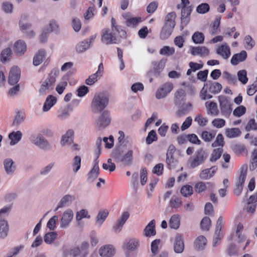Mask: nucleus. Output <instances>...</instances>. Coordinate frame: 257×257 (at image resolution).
<instances>
[{"instance_id":"nucleus-24","label":"nucleus","mask_w":257,"mask_h":257,"mask_svg":"<svg viewBox=\"0 0 257 257\" xmlns=\"http://www.w3.org/2000/svg\"><path fill=\"white\" fill-rule=\"evenodd\" d=\"M5 171L7 174L12 175L15 171L16 167L11 158H7L4 160Z\"/></svg>"},{"instance_id":"nucleus-64","label":"nucleus","mask_w":257,"mask_h":257,"mask_svg":"<svg viewBox=\"0 0 257 257\" xmlns=\"http://www.w3.org/2000/svg\"><path fill=\"white\" fill-rule=\"evenodd\" d=\"M246 112V108L243 106L240 105L237 107L233 111V114L237 117H240L244 114Z\"/></svg>"},{"instance_id":"nucleus-18","label":"nucleus","mask_w":257,"mask_h":257,"mask_svg":"<svg viewBox=\"0 0 257 257\" xmlns=\"http://www.w3.org/2000/svg\"><path fill=\"white\" fill-rule=\"evenodd\" d=\"M75 199V197L73 195L67 194L64 196L58 203L57 206L55 209V211H57L59 208L68 206Z\"/></svg>"},{"instance_id":"nucleus-8","label":"nucleus","mask_w":257,"mask_h":257,"mask_svg":"<svg viewBox=\"0 0 257 257\" xmlns=\"http://www.w3.org/2000/svg\"><path fill=\"white\" fill-rule=\"evenodd\" d=\"M247 167L246 165L243 166L240 171V175L237 181L235 183V188L234 189V193L239 196L243 189L244 183L245 182L247 174Z\"/></svg>"},{"instance_id":"nucleus-60","label":"nucleus","mask_w":257,"mask_h":257,"mask_svg":"<svg viewBox=\"0 0 257 257\" xmlns=\"http://www.w3.org/2000/svg\"><path fill=\"white\" fill-rule=\"evenodd\" d=\"M176 18V14L175 12L169 13L166 17V24L175 26V19Z\"/></svg>"},{"instance_id":"nucleus-29","label":"nucleus","mask_w":257,"mask_h":257,"mask_svg":"<svg viewBox=\"0 0 257 257\" xmlns=\"http://www.w3.org/2000/svg\"><path fill=\"white\" fill-rule=\"evenodd\" d=\"M27 49V46L24 41L18 40L14 46V50L18 55H22L24 54Z\"/></svg>"},{"instance_id":"nucleus-61","label":"nucleus","mask_w":257,"mask_h":257,"mask_svg":"<svg viewBox=\"0 0 257 257\" xmlns=\"http://www.w3.org/2000/svg\"><path fill=\"white\" fill-rule=\"evenodd\" d=\"M157 140V137L156 132L154 130H152L148 134V136L146 138V143L148 145L151 144L154 141Z\"/></svg>"},{"instance_id":"nucleus-57","label":"nucleus","mask_w":257,"mask_h":257,"mask_svg":"<svg viewBox=\"0 0 257 257\" xmlns=\"http://www.w3.org/2000/svg\"><path fill=\"white\" fill-rule=\"evenodd\" d=\"M25 117V116L24 113L19 112L15 117L13 125L15 126L19 125L24 120Z\"/></svg>"},{"instance_id":"nucleus-50","label":"nucleus","mask_w":257,"mask_h":257,"mask_svg":"<svg viewBox=\"0 0 257 257\" xmlns=\"http://www.w3.org/2000/svg\"><path fill=\"white\" fill-rule=\"evenodd\" d=\"M57 234L56 232H50L47 233L44 237V241L47 244H51L56 238Z\"/></svg>"},{"instance_id":"nucleus-51","label":"nucleus","mask_w":257,"mask_h":257,"mask_svg":"<svg viewBox=\"0 0 257 257\" xmlns=\"http://www.w3.org/2000/svg\"><path fill=\"white\" fill-rule=\"evenodd\" d=\"M222 77L227 80L228 82L230 84H234L236 82V76L234 75L230 74L227 71L223 72Z\"/></svg>"},{"instance_id":"nucleus-43","label":"nucleus","mask_w":257,"mask_h":257,"mask_svg":"<svg viewBox=\"0 0 257 257\" xmlns=\"http://www.w3.org/2000/svg\"><path fill=\"white\" fill-rule=\"evenodd\" d=\"M192 39L195 44H202L204 41V35L201 32H196L192 35Z\"/></svg>"},{"instance_id":"nucleus-33","label":"nucleus","mask_w":257,"mask_h":257,"mask_svg":"<svg viewBox=\"0 0 257 257\" xmlns=\"http://www.w3.org/2000/svg\"><path fill=\"white\" fill-rule=\"evenodd\" d=\"M205 105L208 114H210L213 116L218 115L219 110L218 109L216 103L213 101H211L208 103V102H206Z\"/></svg>"},{"instance_id":"nucleus-14","label":"nucleus","mask_w":257,"mask_h":257,"mask_svg":"<svg viewBox=\"0 0 257 257\" xmlns=\"http://www.w3.org/2000/svg\"><path fill=\"white\" fill-rule=\"evenodd\" d=\"M21 75L20 69L17 66L13 67L9 73V83L11 85H15L19 81Z\"/></svg>"},{"instance_id":"nucleus-55","label":"nucleus","mask_w":257,"mask_h":257,"mask_svg":"<svg viewBox=\"0 0 257 257\" xmlns=\"http://www.w3.org/2000/svg\"><path fill=\"white\" fill-rule=\"evenodd\" d=\"M237 77L239 81L242 84H245L248 81L247 72L245 70H240L237 72Z\"/></svg>"},{"instance_id":"nucleus-4","label":"nucleus","mask_w":257,"mask_h":257,"mask_svg":"<svg viewBox=\"0 0 257 257\" xmlns=\"http://www.w3.org/2000/svg\"><path fill=\"white\" fill-rule=\"evenodd\" d=\"M59 71L57 69H53L48 77L42 83L39 92L41 95H44L47 93L49 89L53 88L57 76L59 75Z\"/></svg>"},{"instance_id":"nucleus-1","label":"nucleus","mask_w":257,"mask_h":257,"mask_svg":"<svg viewBox=\"0 0 257 257\" xmlns=\"http://www.w3.org/2000/svg\"><path fill=\"white\" fill-rule=\"evenodd\" d=\"M109 97L105 92L96 93L91 102V107L93 112L98 113L103 110L107 105Z\"/></svg>"},{"instance_id":"nucleus-42","label":"nucleus","mask_w":257,"mask_h":257,"mask_svg":"<svg viewBox=\"0 0 257 257\" xmlns=\"http://www.w3.org/2000/svg\"><path fill=\"white\" fill-rule=\"evenodd\" d=\"M90 47V44L88 41H84L78 43L76 46V50L78 53H82Z\"/></svg>"},{"instance_id":"nucleus-15","label":"nucleus","mask_w":257,"mask_h":257,"mask_svg":"<svg viewBox=\"0 0 257 257\" xmlns=\"http://www.w3.org/2000/svg\"><path fill=\"white\" fill-rule=\"evenodd\" d=\"M139 246V241L136 239H131L125 242L123 245V248L125 251L126 257H130V253L136 249Z\"/></svg>"},{"instance_id":"nucleus-28","label":"nucleus","mask_w":257,"mask_h":257,"mask_svg":"<svg viewBox=\"0 0 257 257\" xmlns=\"http://www.w3.org/2000/svg\"><path fill=\"white\" fill-rule=\"evenodd\" d=\"M247 57V53L245 51L242 50L240 53L233 55L230 62L233 65H236L240 62L244 61Z\"/></svg>"},{"instance_id":"nucleus-11","label":"nucleus","mask_w":257,"mask_h":257,"mask_svg":"<svg viewBox=\"0 0 257 257\" xmlns=\"http://www.w3.org/2000/svg\"><path fill=\"white\" fill-rule=\"evenodd\" d=\"M218 100L221 113L225 116L229 115L231 112V108L228 99L224 95H221L219 96Z\"/></svg>"},{"instance_id":"nucleus-7","label":"nucleus","mask_w":257,"mask_h":257,"mask_svg":"<svg viewBox=\"0 0 257 257\" xmlns=\"http://www.w3.org/2000/svg\"><path fill=\"white\" fill-rule=\"evenodd\" d=\"M111 121L109 112L104 110L96 119L95 126L98 131H101L108 126Z\"/></svg>"},{"instance_id":"nucleus-46","label":"nucleus","mask_w":257,"mask_h":257,"mask_svg":"<svg viewBox=\"0 0 257 257\" xmlns=\"http://www.w3.org/2000/svg\"><path fill=\"white\" fill-rule=\"evenodd\" d=\"M189 66L190 68L187 70L186 73V74L188 76L190 75L192 72H195L197 70L201 69L203 66V64L190 62L189 63Z\"/></svg>"},{"instance_id":"nucleus-49","label":"nucleus","mask_w":257,"mask_h":257,"mask_svg":"<svg viewBox=\"0 0 257 257\" xmlns=\"http://www.w3.org/2000/svg\"><path fill=\"white\" fill-rule=\"evenodd\" d=\"M220 17H217L216 18L215 21L213 22V25L210 30V33L212 35L217 34L220 31L219 27L220 23Z\"/></svg>"},{"instance_id":"nucleus-36","label":"nucleus","mask_w":257,"mask_h":257,"mask_svg":"<svg viewBox=\"0 0 257 257\" xmlns=\"http://www.w3.org/2000/svg\"><path fill=\"white\" fill-rule=\"evenodd\" d=\"M57 99L52 95H50L47 98L43 108L44 111H48L56 102Z\"/></svg>"},{"instance_id":"nucleus-3","label":"nucleus","mask_w":257,"mask_h":257,"mask_svg":"<svg viewBox=\"0 0 257 257\" xmlns=\"http://www.w3.org/2000/svg\"><path fill=\"white\" fill-rule=\"evenodd\" d=\"M133 151L128 150L125 154L120 148H117L113 150L112 157L117 163H121L124 166H130L133 162Z\"/></svg>"},{"instance_id":"nucleus-47","label":"nucleus","mask_w":257,"mask_h":257,"mask_svg":"<svg viewBox=\"0 0 257 257\" xmlns=\"http://www.w3.org/2000/svg\"><path fill=\"white\" fill-rule=\"evenodd\" d=\"M185 92L183 89L178 90L175 94V101L176 104H180L184 99Z\"/></svg>"},{"instance_id":"nucleus-53","label":"nucleus","mask_w":257,"mask_h":257,"mask_svg":"<svg viewBox=\"0 0 257 257\" xmlns=\"http://www.w3.org/2000/svg\"><path fill=\"white\" fill-rule=\"evenodd\" d=\"M211 224V220L208 217H204L200 223L201 228L203 230L208 231Z\"/></svg>"},{"instance_id":"nucleus-20","label":"nucleus","mask_w":257,"mask_h":257,"mask_svg":"<svg viewBox=\"0 0 257 257\" xmlns=\"http://www.w3.org/2000/svg\"><path fill=\"white\" fill-rule=\"evenodd\" d=\"M176 151L175 146L171 145L169 146L166 154V162L169 168L174 166L175 159L174 158V154Z\"/></svg>"},{"instance_id":"nucleus-63","label":"nucleus","mask_w":257,"mask_h":257,"mask_svg":"<svg viewBox=\"0 0 257 257\" xmlns=\"http://www.w3.org/2000/svg\"><path fill=\"white\" fill-rule=\"evenodd\" d=\"M160 242V240L156 239L152 241L151 243L152 256L154 257L158 253V245Z\"/></svg>"},{"instance_id":"nucleus-10","label":"nucleus","mask_w":257,"mask_h":257,"mask_svg":"<svg viewBox=\"0 0 257 257\" xmlns=\"http://www.w3.org/2000/svg\"><path fill=\"white\" fill-rule=\"evenodd\" d=\"M88 243L86 241H84L80 246L71 249L70 254L73 257H85L88 253Z\"/></svg>"},{"instance_id":"nucleus-26","label":"nucleus","mask_w":257,"mask_h":257,"mask_svg":"<svg viewBox=\"0 0 257 257\" xmlns=\"http://www.w3.org/2000/svg\"><path fill=\"white\" fill-rule=\"evenodd\" d=\"M166 60L162 59L159 62L154 61L152 62L153 66V73L154 75L156 77L159 76L161 72L164 69Z\"/></svg>"},{"instance_id":"nucleus-45","label":"nucleus","mask_w":257,"mask_h":257,"mask_svg":"<svg viewBox=\"0 0 257 257\" xmlns=\"http://www.w3.org/2000/svg\"><path fill=\"white\" fill-rule=\"evenodd\" d=\"M210 86L209 91L212 93L216 94L219 93L222 89V85L218 82H209Z\"/></svg>"},{"instance_id":"nucleus-41","label":"nucleus","mask_w":257,"mask_h":257,"mask_svg":"<svg viewBox=\"0 0 257 257\" xmlns=\"http://www.w3.org/2000/svg\"><path fill=\"white\" fill-rule=\"evenodd\" d=\"M108 215V212L107 210L100 211L96 218V223L100 226L104 221Z\"/></svg>"},{"instance_id":"nucleus-37","label":"nucleus","mask_w":257,"mask_h":257,"mask_svg":"<svg viewBox=\"0 0 257 257\" xmlns=\"http://www.w3.org/2000/svg\"><path fill=\"white\" fill-rule=\"evenodd\" d=\"M46 51L45 50H40L35 55L33 58V64L35 66L40 65L45 57Z\"/></svg>"},{"instance_id":"nucleus-40","label":"nucleus","mask_w":257,"mask_h":257,"mask_svg":"<svg viewBox=\"0 0 257 257\" xmlns=\"http://www.w3.org/2000/svg\"><path fill=\"white\" fill-rule=\"evenodd\" d=\"M169 226L173 229H177L180 225V218L178 214L172 215L169 221Z\"/></svg>"},{"instance_id":"nucleus-48","label":"nucleus","mask_w":257,"mask_h":257,"mask_svg":"<svg viewBox=\"0 0 257 257\" xmlns=\"http://www.w3.org/2000/svg\"><path fill=\"white\" fill-rule=\"evenodd\" d=\"M223 153L222 148H219L213 150L210 158V161L211 162H215L220 158Z\"/></svg>"},{"instance_id":"nucleus-32","label":"nucleus","mask_w":257,"mask_h":257,"mask_svg":"<svg viewBox=\"0 0 257 257\" xmlns=\"http://www.w3.org/2000/svg\"><path fill=\"white\" fill-rule=\"evenodd\" d=\"M99 253L102 257H111L114 254L115 251L112 246L105 245L100 248Z\"/></svg>"},{"instance_id":"nucleus-59","label":"nucleus","mask_w":257,"mask_h":257,"mask_svg":"<svg viewBox=\"0 0 257 257\" xmlns=\"http://www.w3.org/2000/svg\"><path fill=\"white\" fill-rule=\"evenodd\" d=\"M175 53V49L173 47H170L169 46H164L160 51V53L163 55L170 56L174 54Z\"/></svg>"},{"instance_id":"nucleus-34","label":"nucleus","mask_w":257,"mask_h":257,"mask_svg":"<svg viewBox=\"0 0 257 257\" xmlns=\"http://www.w3.org/2000/svg\"><path fill=\"white\" fill-rule=\"evenodd\" d=\"M207 243V239L203 236H198L194 241V246L196 250H202Z\"/></svg>"},{"instance_id":"nucleus-19","label":"nucleus","mask_w":257,"mask_h":257,"mask_svg":"<svg viewBox=\"0 0 257 257\" xmlns=\"http://www.w3.org/2000/svg\"><path fill=\"white\" fill-rule=\"evenodd\" d=\"M73 139L74 131L72 130H69L62 136L60 144L63 147L67 145H71L73 142Z\"/></svg>"},{"instance_id":"nucleus-31","label":"nucleus","mask_w":257,"mask_h":257,"mask_svg":"<svg viewBox=\"0 0 257 257\" xmlns=\"http://www.w3.org/2000/svg\"><path fill=\"white\" fill-rule=\"evenodd\" d=\"M98 162V160L95 159L93 167L88 174V179L91 182L94 181L98 176L99 170Z\"/></svg>"},{"instance_id":"nucleus-22","label":"nucleus","mask_w":257,"mask_h":257,"mask_svg":"<svg viewBox=\"0 0 257 257\" xmlns=\"http://www.w3.org/2000/svg\"><path fill=\"white\" fill-rule=\"evenodd\" d=\"M217 170L216 166H213L209 169L202 170L199 174L200 178L202 180H208L212 177Z\"/></svg>"},{"instance_id":"nucleus-2","label":"nucleus","mask_w":257,"mask_h":257,"mask_svg":"<svg viewBox=\"0 0 257 257\" xmlns=\"http://www.w3.org/2000/svg\"><path fill=\"white\" fill-rule=\"evenodd\" d=\"M209 156V153L203 148L196 150L194 156L190 158L187 161V165L190 168H195L204 163Z\"/></svg>"},{"instance_id":"nucleus-27","label":"nucleus","mask_w":257,"mask_h":257,"mask_svg":"<svg viewBox=\"0 0 257 257\" xmlns=\"http://www.w3.org/2000/svg\"><path fill=\"white\" fill-rule=\"evenodd\" d=\"M144 232V235L146 237H150L156 235L155 220L154 219L152 220L145 227Z\"/></svg>"},{"instance_id":"nucleus-54","label":"nucleus","mask_w":257,"mask_h":257,"mask_svg":"<svg viewBox=\"0 0 257 257\" xmlns=\"http://www.w3.org/2000/svg\"><path fill=\"white\" fill-rule=\"evenodd\" d=\"M101 144H102L101 138L100 137H99L97 139L96 143H95V147H96V149L94 152L95 156L96 157L95 159H97V160H98V159L101 153Z\"/></svg>"},{"instance_id":"nucleus-30","label":"nucleus","mask_w":257,"mask_h":257,"mask_svg":"<svg viewBox=\"0 0 257 257\" xmlns=\"http://www.w3.org/2000/svg\"><path fill=\"white\" fill-rule=\"evenodd\" d=\"M191 54L194 55H199L201 57H205L209 54V50L205 47H193L192 48Z\"/></svg>"},{"instance_id":"nucleus-9","label":"nucleus","mask_w":257,"mask_h":257,"mask_svg":"<svg viewBox=\"0 0 257 257\" xmlns=\"http://www.w3.org/2000/svg\"><path fill=\"white\" fill-rule=\"evenodd\" d=\"M117 34L114 31L110 32L108 29H104L102 31L101 41L107 45L117 43L119 41L117 36Z\"/></svg>"},{"instance_id":"nucleus-38","label":"nucleus","mask_w":257,"mask_h":257,"mask_svg":"<svg viewBox=\"0 0 257 257\" xmlns=\"http://www.w3.org/2000/svg\"><path fill=\"white\" fill-rule=\"evenodd\" d=\"M111 31L113 32H115L117 33L118 34H120V37H125L126 36V32L122 30H119L120 28L119 26H118L116 24V21L114 18H112L111 20Z\"/></svg>"},{"instance_id":"nucleus-5","label":"nucleus","mask_w":257,"mask_h":257,"mask_svg":"<svg viewBox=\"0 0 257 257\" xmlns=\"http://www.w3.org/2000/svg\"><path fill=\"white\" fill-rule=\"evenodd\" d=\"M11 206H5L0 210V238H5L8 236L9 226L7 221L5 219L4 215L9 211Z\"/></svg>"},{"instance_id":"nucleus-56","label":"nucleus","mask_w":257,"mask_h":257,"mask_svg":"<svg viewBox=\"0 0 257 257\" xmlns=\"http://www.w3.org/2000/svg\"><path fill=\"white\" fill-rule=\"evenodd\" d=\"M210 9L209 5L207 3H202L199 5L196 9V11L199 14H205L207 13Z\"/></svg>"},{"instance_id":"nucleus-62","label":"nucleus","mask_w":257,"mask_h":257,"mask_svg":"<svg viewBox=\"0 0 257 257\" xmlns=\"http://www.w3.org/2000/svg\"><path fill=\"white\" fill-rule=\"evenodd\" d=\"M141 22V18L140 17H132L129 19L128 21H125V24L130 27H134L136 26L139 23Z\"/></svg>"},{"instance_id":"nucleus-25","label":"nucleus","mask_w":257,"mask_h":257,"mask_svg":"<svg viewBox=\"0 0 257 257\" xmlns=\"http://www.w3.org/2000/svg\"><path fill=\"white\" fill-rule=\"evenodd\" d=\"M216 53L224 59H227L231 54L230 48L226 44L219 46L216 50Z\"/></svg>"},{"instance_id":"nucleus-44","label":"nucleus","mask_w":257,"mask_h":257,"mask_svg":"<svg viewBox=\"0 0 257 257\" xmlns=\"http://www.w3.org/2000/svg\"><path fill=\"white\" fill-rule=\"evenodd\" d=\"M12 54V52L10 48H7L4 49L1 53V61L4 63L9 61Z\"/></svg>"},{"instance_id":"nucleus-23","label":"nucleus","mask_w":257,"mask_h":257,"mask_svg":"<svg viewBox=\"0 0 257 257\" xmlns=\"http://www.w3.org/2000/svg\"><path fill=\"white\" fill-rule=\"evenodd\" d=\"M175 26L165 23L160 34L162 40L167 39L171 35Z\"/></svg>"},{"instance_id":"nucleus-21","label":"nucleus","mask_w":257,"mask_h":257,"mask_svg":"<svg viewBox=\"0 0 257 257\" xmlns=\"http://www.w3.org/2000/svg\"><path fill=\"white\" fill-rule=\"evenodd\" d=\"M192 11V7L191 6H182L181 11V22L186 25L190 21L189 16Z\"/></svg>"},{"instance_id":"nucleus-16","label":"nucleus","mask_w":257,"mask_h":257,"mask_svg":"<svg viewBox=\"0 0 257 257\" xmlns=\"http://www.w3.org/2000/svg\"><path fill=\"white\" fill-rule=\"evenodd\" d=\"M223 217L220 216L216 222V229L214 232V235L213 239L212 245L213 247L216 246L218 240H220L221 237L220 236V232L222 226Z\"/></svg>"},{"instance_id":"nucleus-13","label":"nucleus","mask_w":257,"mask_h":257,"mask_svg":"<svg viewBox=\"0 0 257 257\" xmlns=\"http://www.w3.org/2000/svg\"><path fill=\"white\" fill-rule=\"evenodd\" d=\"M73 212L70 209L64 211L60 220V227L62 228L67 227L73 219Z\"/></svg>"},{"instance_id":"nucleus-6","label":"nucleus","mask_w":257,"mask_h":257,"mask_svg":"<svg viewBox=\"0 0 257 257\" xmlns=\"http://www.w3.org/2000/svg\"><path fill=\"white\" fill-rule=\"evenodd\" d=\"M32 144L43 150H50L52 146L41 134L33 135L31 137Z\"/></svg>"},{"instance_id":"nucleus-39","label":"nucleus","mask_w":257,"mask_h":257,"mask_svg":"<svg viewBox=\"0 0 257 257\" xmlns=\"http://www.w3.org/2000/svg\"><path fill=\"white\" fill-rule=\"evenodd\" d=\"M241 132L239 128L234 127L226 128L225 130L226 136L228 138H236L240 136Z\"/></svg>"},{"instance_id":"nucleus-52","label":"nucleus","mask_w":257,"mask_h":257,"mask_svg":"<svg viewBox=\"0 0 257 257\" xmlns=\"http://www.w3.org/2000/svg\"><path fill=\"white\" fill-rule=\"evenodd\" d=\"M180 192L182 195L186 197L190 196L193 193L192 187L188 185L183 186L181 189Z\"/></svg>"},{"instance_id":"nucleus-58","label":"nucleus","mask_w":257,"mask_h":257,"mask_svg":"<svg viewBox=\"0 0 257 257\" xmlns=\"http://www.w3.org/2000/svg\"><path fill=\"white\" fill-rule=\"evenodd\" d=\"M169 204L171 208H178L181 205L182 201L177 197H173L170 201Z\"/></svg>"},{"instance_id":"nucleus-12","label":"nucleus","mask_w":257,"mask_h":257,"mask_svg":"<svg viewBox=\"0 0 257 257\" xmlns=\"http://www.w3.org/2000/svg\"><path fill=\"white\" fill-rule=\"evenodd\" d=\"M173 88V85L171 83L167 82L164 84L161 87L157 90L156 93V98L161 99L166 97L171 91Z\"/></svg>"},{"instance_id":"nucleus-17","label":"nucleus","mask_w":257,"mask_h":257,"mask_svg":"<svg viewBox=\"0 0 257 257\" xmlns=\"http://www.w3.org/2000/svg\"><path fill=\"white\" fill-rule=\"evenodd\" d=\"M174 249L177 253H182L184 249V243L182 235L177 234L175 239Z\"/></svg>"},{"instance_id":"nucleus-35","label":"nucleus","mask_w":257,"mask_h":257,"mask_svg":"<svg viewBox=\"0 0 257 257\" xmlns=\"http://www.w3.org/2000/svg\"><path fill=\"white\" fill-rule=\"evenodd\" d=\"M22 136V134L19 131L10 133L9 135V138L11 140L10 145L14 146L17 144L21 140Z\"/></svg>"}]
</instances>
